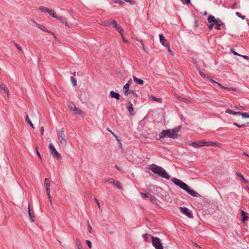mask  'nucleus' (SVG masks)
Masks as SVG:
<instances>
[{
	"mask_svg": "<svg viewBox=\"0 0 249 249\" xmlns=\"http://www.w3.org/2000/svg\"><path fill=\"white\" fill-rule=\"evenodd\" d=\"M180 129L179 126L175 127L173 129L163 130L159 135L160 139H162L165 137L170 138L176 139L178 138V132Z\"/></svg>",
	"mask_w": 249,
	"mask_h": 249,
	"instance_id": "f257e3e1",
	"label": "nucleus"
},
{
	"mask_svg": "<svg viewBox=\"0 0 249 249\" xmlns=\"http://www.w3.org/2000/svg\"><path fill=\"white\" fill-rule=\"evenodd\" d=\"M149 169L151 170L154 173L158 175L159 176L169 179L170 176L166 171L161 167L157 166L156 164H151L149 166Z\"/></svg>",
	"mask_w": 249,
	"mask_h": 249,
	"instance_id": "f03ea898",
	"label": "nucleus"
},
{
	"mask_svg": "<svg viewBox=\"0 0 249 249\" xmlns=\"http://www.w3.org/2000/svg\"><path fill=\"white\" fill-rule=\"evenodd\" d=\"M149 169L151 170L154 173L158 175L159 176L169 179L170 176L166 171L161 167L157 166L156 164H151L149 166Z\"/></svg>",
	"mask_w": 249,
	"mask_h": 249,
	"instance_id": "7ed1b4c3",
	"label": "nucleus"
},
{
	"mask_svg": "<svg viewBox=\"0 0 249 249\" xmlns=\"http://www.w3.org/2000/svg\"><path fill=\"white\" fill-rule=\"evenodd\" d=\"M57 144L60 147H64L67 144V140L64 128L59 129L57 133Z\"/></svg>",
	"mask_w": 249,
	"mask_h": 249,
	"instance_id": "20e7f679",
	"label": "nucleus"
},
{
	"mask_svg": "<svg viewBox=\"0 0 249 249\" xmlns=\"http://www.w3.org/2000/svg\"><path fill=\"white\" fill-rule=\"evenodd\" d=\"M100 24L102 26H109L112 25L118 32H121L122 27L118 25L117 21L114 19H110L107 21L100 23Z\"/></svg>",
	"mask_w": 249,
	"mask_h": 249,
	"instance_id": "39448f33",
	"label": "nucleus"
},
{
	"mask_svg": "<svg viewBox=\"0 0 249 249\" xmlns=\"http://www.w3.org/2000/svg\"><path fill=\"white\" fill-rule=\"evenodd\" d=\"M68 107L71 111L73 112V113L75 115L81 116L84 114L83 111L79 108L77 107L73 103H70L68 105Z\"/></svg>",
	"mask_w": 249,
	"mask_h": 249,
	"instance_id": "423d86ee",
	"label": "nucleus"
},
{
	"mask_svg": "<svg viewBox=\"0 0 249 249\" xmlns=\"http://www.w3.org/2000/svg\"><path fill=\"white\" fill-rule=\"evenodd\" d=\"M152 245L156 249H163V247L160 239L157 237H151Z\"/></svg>",
	"mask_w": 249,
	"mask_h": 249,
	"instance_id": "0eeeda50",
	"label": "nucleus"
},
{
	"mask_svg": "<svg viewBox=\"0 0 249 249\" xmlns=\"http://www.w3.org/2000/svg\"><path fill=\"white\" fill-rule=\"evenodd\" d=\"M44 185L46 187V192L47 194V196L50 203V204L52 207H53V203L52 201V198L50 195V181L49 178H46L44 179Z\"/></svg>",
	"mask_w": 249,
	"mask_h": 249,
	"instance_id": "6e6552de",
	"label": "nucleus"
},
{
	"mask_svg": "<svg viewBox=\"0 0 249 249\" xmlns=\"http://www.w3.org/2000/svg\"><path fill=\"white\" fill-rule=\"evenodd\" d=\"M187 143L189 145L195 148H199L208 144L207 143H206V142L204 141H200L197 142H195L189 141Z\"/></svg>",
	"mask_w": 249,
	"mask_h": 249,
	"instance_id": "1a4fd4ad",
	"label": "nucleus"
},
{
	"mask_svg": "<svg viewBox=\"0 0 249 249\" xmlns=\"http://www.w3.org/2000/svg\"><path fill=\"white\" fill-rule=\"evenodd\" d=\"M49 148L50 149L51 155L54 157H55L57 159H60L61 158L60 154L57 152L52 143L49 144Z\"/></svg>",
	"mask_w": 249,
	"mask_h": 249,
	"instance_id": "9d476101",
	"label": "nucleus"
},
{
	"mask_svg": "<svg viewBox=\"0 0 249 249\" xmlns=\"http://www.w3.org/2000/svg\"><path fill=\"white\" fill-rule=\"evenodd\" d=\"M172 181L180 187L181 189L185 191L188 188V185L180 179L173 178Z\"/></svg>",
	"mask_w": 249,
	"mask_h": 249,
	"instance_id": "9b49d317",
	"label": "nucleus"
},
{
	"mask_svg": "<svg viewBox=\"0 0 249 249\" xmlns=\"http://www.w3.org/2000/svg\"><path fill=\"white\" fill-rule=\"evenodd\" d=\"M180 212L190 218H193V215L191 213L190 211L186 207H179Z\"/></svg>",
	"mask_w": 249,
	"mask_h": 249,
	"instance_id": "f8f14e48",
	"label": "nucleus"
},
{
	"mask_svg": "<svg viewBox=\"0 0 249 249\" xmlns=\"http://www.w3.org/2000/svg\"><path fill=\"white\" fill-rule=\"evenodd\" d=\"M107 181L109 183L113 184L114 186H115L119 189H122V188L121 183L119 181L115 180L113 178H110L108 179Z\"/></svg>",
	"mask_w": 249,
	"mask_h": 249,
	"instance_id": "ddd939ff",
	"label": "nucleus"
},
{
	"mask_svg": "<svg viewBox=\"0 0 249 249\" xmlns=\"http://www.w3.org/2000/svg\"><path fill=\"white\" fill-rule=\"evenodd\" d=\"M160 43L162 44V45L164 46H169V43L167 42L166 39L165 38V37L163 36L162 35H160Z\"/></svg>",
	"mask_w": 249,
	"mask_h": 249,
	"instance_id": "4468645a",
	"label": "nucleus"
},
{
	"mask_svg": "<svg viewBox=\"0 0 249 249\" xmlns=\"http://www.w3.org/2000/svg\"><path fill=\"white\" fill-rule=\"evenodd\" d=\"M185 191L193 196L198 197L199 196L198 193H197L194 190L189 189L188 186L187 189L185 190Z\"/></svg>",
	"mask_w": 249,
	"mask_h": 249,
	"instance_id": "2eb2a0df",
	"label": "nucleus"
},
{
	"mask_svg": "<svg viewBox=\"0 0 249 249\" xmlns=\"http://www.w3.org/2000/svg\"><path fill=\"white\" fill-rule=\"evenodd\" d=\"M35 23L36 24V25L37 26L38 28L39 29H40L41 30L43 31L44 32H46L49 33H50L52 35L54 36L53 33L49 31L45 26H44L40 24L37 23L36 22H35Z\"/></svg>",
	"mask_w": 249,
	"mask_h": 249,
	"instance_id": "dca6fc26",
	"label": "nucleus"
},
{
	"mask_svg": "<svg viewBox=\"0 0 249 249\" xmlns=\"http://www.w3.org/2000/svg\"><path fill=\"white\" fill-rule=\"evenodd\" d=\"M127 109H128V110L129 113L131 115H133L134 114V110L133 107V105H132V103L130 102H128Z\"/></svg>",
	"mask_w": 249,
	"mask_h": 249,
	"instance_id": "f3484780",
	"label": "nucleus"
},
{
	"mask_svg": "<svg viewBox=\"0 0 249 249\" xmlns=\"http://www.w3.org/2000/svg\"><path fill=\"white\" fill-rule=\"evenodd\" d=\"M219 19H216L214 18L213 16L210 15L208 18V21L209 23H213V24H215L216 22L219 21Z\"/></svg>",
	"mask_w": 249,
	"mask_h": 249,
	"instance_id": "a211bd4d",
	"label": "nucleus"
},
{
	"mask_svg": "<svg viewBox=\"0 0 249 249\" xmlns=\"http://www.w3.org/2000/svg\"><path fill=\"white\" fill-rule=\"evenodd\" d=\"M48 13L50 15L52 16L53 18H57L58 20L62 19V17L57 16L54 12V11L52 9H50Z\"/></svg>",
	"mask_w": 249,
	"mask_h": 249,
	"instance_id": "6ab92c4d",
	"label": "nucleus"
},
{
	"mask_svg": "<svg viewBox=\"0 0 249 249\" xmlns=\"http://www.w3.org/2000/svg\"><path fill=\"white\" fill-rule=\"evenodd\" d=\"M129 84H125L123 88V91L124 92V94L125 96H127L128 95V91H129Z\"/></svg>",
	"mask_w": 249,
	"mask_h": 249,
	"instance_id": "aec40b11",
	"label": "nucleus"
},
{
	"mask_svg": "<svg viewBox=\"0 0 249 249\" xmlns=\"http://www.w3.org/2000/svg\"><path fill=\"white\" fill-rule=\"evenodd\" d=\"M110 94L111 97L116 99L117 100L120 99V94L117 92H115L113 91H111L110 92Z\"/></svg>",
	"mask_w": 249,
	"mask_h": 249,
	"instance_id": "412c9836",
	"label": "nucleus"
},
{
	"mask_svg": "<svg viewBox=\"0 0 249 249\" xmlns=\"http://www.w3.org/2000/svg\"><path fill=\"white\" fill-rule=\"evenodd\" d=\"M0 88L3 90V91L7 94V95L9 96V91L6 85L4 84H0Z\"/></svg>",
	"mask_w": 249,
	"mask_h": 249,
	"instance_id": "4be33fe9",
	"label": "nucleus"
},
{
	"mask_svg": "<svg viewBox=\"0 0 249 249\" xmlns=\"http://www.w3.org/2000/svg\"><path fill=\"white\" fill-rule=\"evenodd\" d=\"M241 212V215L242 216L243 218L242 219V222H245L246 220L248 219V217L247 215V213L246 212H245L243 210H240Z\"/></svg>",
	"mask_w": 249,
	"mask_h": 249,
	"instance_id": "5701e85b",
	"label": "nucleus"
},
{
	"mask_svg": "<svg viewBox=\"0 0 249 249\" xmlns=\"http://www.w3.org/2000/svg\"><path fill=\"white\" fill-rule=\"evenodd\" d=\"M133 78L134 81L138 84L140 85H142L143 84V81L142 79H139L135 76H133Z\"/></svg>",
	"mask_w": 249,
	"mask_h": 249,
	"instance_id": "b1692460",
	"label": "nucleus"
},
{
	"mask_svg": "<svg viewBox=\"0 0 249 249\" xmlns=\"http://www.w3.org/2000/svg\"><path fill=\"white\" fill-rule=\"evenodd\" d=\"M75 244L77 249H82L83 246L82 243L79 239L76 238L75 240Z\"/></svg>",
	"mask_w": 249,
	"mask_h": 249,
	"instance_id": "393cba45",
	"label": "nucleus"
},
{
	"mask_svg": "<svg viewBox=\"0 0 249 249\" xmlns=\"http://www.w3.org/2000/svg\"><path fill=\"white\" fill-rule=\"evenodd\" d=\"M149 198L150 201L152 203H153L154 204H156L157 203L158 199L156 197L152 196L151 195H150Z\"/></svg>",
	"mask_w": 249,
	"mask_h": 249,
	"instance_id": "a878e982",
	"label": "nucleus"
},
{
	"mask_svg": "<svg viewBox=\"0 0 249 249\" xmlns=\"http://www.w3.org/2000/svg\"><path fill=\"white\" fill-rule=\"evenodd\" d=\"M39 9L43 13H48L50 10V9L43 6H40Z\"/></svg>",
	"mask_w": 249,
	"mask_h": 249,
	"instance_id": "bb28decb",
	"label": "nucleus"
},
{
	"mask_svg": "<svg viewBox=\"0 0 249 249\" xmlns=\"http://www.w3.org/2000/svg\"><path fill=\"white\" fill-rule=\"evenodd\" d=\"M25 121L29 123V124H30V125L33 128H34V125L33 124V123H32V122L31 121L30 118H29V117L28 115H26V116H25Z\"/></svg>",
	"mask_w": 249,
	"mask_h": 249,
	"instance_id": "cd10ccee",
	"label": "nucleus"
},
{
	"mask_svg": "<svg viewBox=\"0 0 249 249\" xmlns=\"http://www.w3.org/2000/svg\"><path fill=\"white\" fill-rule=\"evenodd\" d=\"M216 25L215 29L217 30H220V26L223 25L222 22L220 20L219 21H218V22H216V23L215 24Z\"/></svg>",
	"mask_w": 249,
	"mask_h": 249,
	"instance_id": "c85d7f7f",
	"label": "nucleus"
},
{
	"mask_svg": "<svg viewBox=\"0 0 249 249\" xmlns=\"http://www.w3.org/2000/svg\"><path fill=\"white\" fill-rule=\"evenodd\" d=\"M28 214H29V216L30 217V219L31 221L34 222L35 221V220L34 219V216L31 213V210H30V205H29V206H28Z\"/></svg>",
	"mask_w": 249,
	"mask_h": 249,
	"instance_id": "c756f323",
	"label": "nucleus"
},
{
	"mask_svg": "<svg viewBox=\"0 0 249 249\" xmlns=\"http://www.w3.org/2000/svg\"><path fill=\"white\" fill-rule=\"evenodd\" d=\"M225 112L226 113L233 115H236L239 113V112L234 111L230 109H227Z\"/></svg>",
	"mask_w": 249,
	"mask_h": 249,
	"instance_id": "7c9ffc66",
	"label": "nucleus"
},
{
	"mask_svg": "<svg viewBox=\"0 0 249 249\" xmlns=\"http://www.w3.org/2000/svg\"><path fill=\"white\" fill-rule=\"evenodd\" d=\"M206 143H207L208 144L207 145H205L206 146H208L209 145L219 146V144L218 143H215V142H212V141H209V142H206Z\"/></svg>",
	"mask_w": 249,
	"mask_h": 249,
	"instance_id": "2f4dec72",
	"label": "nucleus"
},
{
	"mask_svg": "<svg viewBox=\"0 0 249 249\" xmlns=\"http://www.w3.org/2000/svg\"><path fill=\"white\" fill-rule=\"evenodd\" d=\"M236 175H237L238 177L240 178H241V179L243 181H244V182H246V183H248V181H247V180L245 179V178H244V176H243V175H242L240 173L236 172Z\"/></svg>",
	"mask_w": 249,
	"mask_h": 249,
	"instance_id": "473e14b6",
	"label": "nucleus"
},
{
	"mask_svg": "<svg viewBox=\"0 0 249 249\" xmlns=\"http://www.w3.org/2000/svg\"><path fill=\"white\" fill-rule=\"evenodd\" d=\"M238 114L241 115L243 118H249V114L246 112H239Z\"/></svg>",
	"mask_w": 249,
	"mask_h": 249,
	"instance_id": "72a5a7b5",
	"label": "nucleus"
},
{
	"mask_svg": "<svg viewBox=\"0 0 249 249\" xmlns=\"http://www.w3.org/2000/svg\"><path fill=\"white\" fill-rule=\"evenodd\" d=\"M151 98L153 100L155 101L158 102H159V103H161V101H162L160 98H156V97H155L154 96H151Z\"/></svg>",
	"mask_w": 249,
	"mask_h": 249,
	"instance_id": "f704fd0d",
	"label": "nucleus"
},
{
	"mask_svg": "<svg viewBox=\"0 0 249 249\" xmlns=\"http://www.w3.org/2000/svg\"><path fill=\"white\" fill-rule=\"evenodd\" d=\"M14 45H15V46L17 47V48L19 51H20V52H22L23 51L22 48H21V47L19 44H17L16 42H14Z\"/></svg>",
	"mask_w": 249,
	"mask_h": 249,
	"instance_id": "c9c22d12",
	"label": "nucleus"
},
{
	"mask_svg": "<svg viewBox=\"0 0 249 249\" xmlns=\"http://www.w3.org/2000/svg\"><path fill=\"white\" fill-rule=\"evenodd\" d=\"M123 29L122 28V31H121V32H119V33L121 34V37H122V38L123 41L124 42L126 43L127 41V40H126V39L124 38V36H123Z\"/></svg>",
	"mask_w": 249,
	"mask_h": 249,
	"instance_id": "e433bc0d",
	"label": "nucleus"
},
{
	"mask_svg": "<svg viewBox=\"0 0 249 249\" xmlns=\"http://www.w3.org/2000/svg\"><path fill=\"white\" fill-rule=\"evenodd\" d=\"M140 195H141V196L142 197H148V198H149V197L150 196V195L151 194H144L143 193H141Z\"/></svg>",
	"mask_w": 249,
	"mask_h": 249,
	"instance_id": "4c0bfd02",
	"label": "nucleus"
},
{
	"mask_svg": "<svg viewBox=\"0 0 249 249\" xmlns=\"http://www.w3.org/2000/svg\"><path fill=\"white\" fill-rule=\"evenodd\" d=\"M71 81L74 87H75L76 85V80L73 77H71Z\"/></svg>",
	"mask_w": 249,
	"mask_h": 249,
	"instance_id": "58836bf2",
	"label": "nucleus"
},
{
	"mask_svg": "<svg viewBox=\"0 0 249 249\" xmlns=\"http://www.w3.org/2000/svg\"><path fill=\"white\" fill-rule=\"evenodd\" d=\"M210 81L212 82V83H216L217 84H218L219 85V86L222 88H224V89H227V88H225L223 86H222L220 84L215 82V81H214L212 79H210Z\"/></svg>",
	"mask_w": 249,
	"mask_h": 249,
	"instance_id": "ea45409f",
	"label": "nucleus"
},
{
	"mask_svg": "<svg viewBox=\"0 0 249 249\" xmlns=\"http://www.w3.org/2000/svg\"><path fill=\"white\" fill-rule=\"evenodd\" d=\"M88 229L90 233L92 232V227L91 226V225H90L89 222H88Z\"/></svg>",
	"mask_w": 249,
	"mask_h": 249,
	"instance_id": "a19ab883",
	"label": "nucleus"
},
{
	"mask_svg": "<svg viewBox=\"0 0 249 249\" xmlns=\"http://www.w3.org/2000/svg\"><path fill=\"white\" fill-rule=\"evenodd\" d=\"M236 15L238 17L242 19H244L245 18V16L242 15L239 12H236Z\"/></svg>",
	"mask_w": 249,
	"mask_h": 249,
	"instance_id": "79ce46f5",
	"label": "nucleus"
},
{
	"mask_svg": "<svg viewBox=\"0 0 249 249\" xmlns=\"http://www.w3.org/2000/svg\"><path fill=\"white\" fill-rule=\"evenodd\" d=\"M198 72H199V73L202 76V77H207V78L208 79H210L209 77L208 76H206V75L205 74H204L202 71L200 70H198Z\"/></svg>",
	"mask_w": 249,
	"mask_h": 249,
	"instance_id": "37998d69",
	"label": "nucleus"
},
{
	"mask_svg": "<svg viewBox=\"0 0 249 249\" xmlns=\"http://www.w3.org/2000/svg\"><path fill=\"white\" fill-rule=\"evenodd\" d=\"M86 242L87 244V245L89 246V248H91V247H92V244H91V242L89 241V240H87L86 241Z\"/></svg>",
	"mask_w": 249,
	"mask_h": 249,
	"instance_id": "c03bdc74",
	"label": "nucleus"
},
{
	"mask_svg": "<svg viewBox=\"0 0 249 249\" xmlns=\"http://www.w3.org/2000/svg\"><path fill=\"white\" fill-rule=\"evenodd\" d=\"M181 1L183 4H189L190 3V0H181Z\"/></svg>",
	"mask_w": 249,
	"mask_h": 249,
	"instance_id": "a18cd8bd",
	"label": "nucleus"
},
{
	"mask_svg": "<svg viewBox=\"0 0 249 249\" xmlns=\"http://www.w3.org/2000/svg\"><path fill=\"white\" fill-rule=\"evenodd\" d=\"M142 237L143 238V239H144L145 241H148V238L147 237V234H144L142 235Z\"/></svg>",
	"mask_w": 249,
	"mask_h": 249,
	"instance_id": "49530a36",
	"label": "nucleus"
},
{
	"mask_svg": "<svg viewBox=\"0 0 249 249\" xmlns=\"http://www.w3.org/2000/svg\"><path fill=\"white\" fill-rule=\"evenodd\" d=\"M233 124L234 125H235V126H237L238 127H240H240H242L245 126V124H241V125H240V124H237L236 123H234Z\"/></svg>",
	"mask_w": 249,
	"mask_h": 249,
	"instance_id": "de8ad7c7",
	"label": "nucleus"
},
{
	"mask_svg": "<svg viewBox=\"0 0 249 249\" xmlns=\"http://www.w3.org/2000/svg\"><path fill=\"white\" fill-rule=\"evenodd\" d=\"M168 47V51L172 55H174V53H173V52L170 49V47L169 46H167Z\"/></svg>",
	"mask_w": 249,
	"mask_h": 249,
	"instance_id": "09e8293b",
	"label": "nucleus"
},
{
	"mask_svg": "<svg viewBox=\"0 0 249 249\" xmlns=\"http://www.w3.org/2000/svg\"><path fill=\"white\" fill-rule=\"evenodd\" d=\"M231 52L235 55H238V56H239L240 55V54L238 53H236L233 49H231Z\"/></svg>",
	"mask_w": 249,
	"mask_h": 249,
	"instance_id": "8fccbe9b",
	"label": "nucleus"
},
{
	"mask_svg": "<svg viewBox=\"0 0 249 249\" xmlns=\"http://www.w3.org/2000/svg\"><path fill=\"white\" fill-rule=\"evenodd\" d=\"M128 94H132L133 95L136 94V92L133 90H129L128 91Z\"/></svg>",
	"mask_w": 249,
	"mask_h": 249,
	"instance_id": "3c124183",
	"label": "nucleus"
},
{
	"mask_svg": "<svg viewBox=\"0 0 249 249\" xmlns=\"http://www.w3.org/2000/svg\"><path fill=\"white\" fill-rule=\"evenodd\" d=\"M179 99H180V100L182 101H183L184 102H186L187 103H189V102H188V100L187 99H185V98H181Z\"/></svg>",
	"mask_w": 249,
	"mask_h": 249,
	"instance_id": "603ef678",
	"label": "nucleus"
},
{
	"mask_svg": "<svg viewBox=\"0 0 249 249\" xmlns=\"http://www.w3.org/2000/svg\"><path fill=\"white\" fill-rule=\"evenodd\" d=\"M239 56L242 57L243 58H244L245 59H247V60L249 59V56H248L247 55H244L240 54V55H239Z\"/></svg>",
	"mask_w": 249,
	"mask_h": 249,
	"instance_id": "864d4df0",
	"label": "nucleus"
},
{
	"mask_svg": "<svg viewBox=\"0 0 249 249\" xmlns=\"http://www.w3.org/2000/svg\"><path fill=\"white\" fill-rule=\"evenodd\" d=\"M36 154H37V155L38 156V157L41 159V155L40 154V153L39 152V151H38V149H37V148L36 147Z\"/></svg>",
	"mask_w": 249,
	"mask_h": 249,
	"instance_id": "5fc2aeb1",
	"label": "nucleus"
},
{
	"mask_svg": "<svg viewBox=\"0 0 249 249\" xmlns=\"http://www.w3.org/2000/svg\"><path fill=\"white\" fill-rule=\"evenodd\" d=\"M115 3H119L120 4L122 5L124 3V2L122 0H118V1H115Z\"/></svg>",
	"mask_w": 249,
	"mask_h": 249,
	"instance_id": "6e6d98bb",
	"label": "nucleus"
},
{
	"mask_svg": "<svg viewBox=\"0 0 249 249\" xmlns=\"http://www.w3.org/2000/svg\"><path fill=\"white\" fill-rule=\"evenodd\" d=\"M40 132H41V135H43V134H44V129L43 126H42L41 127V128H40Z\"/></svg>",
	"mask_w": 249,
	"mask_h": 249,
	"instance_id": "4d7b16f0",
	"label": "nucleus"
},
{
	"mask_svg": "<svg viewBox=\"0 0 249 249\" xmlns=\"http://www.w3.org/2000/svg\"><path fill=\"white\" fill-rule=\"evenodd\" d=\"M126 2L130 3L131 4H133L134 2L132 0H124Z\"/></svg>",
	"mask_w": 249,
	"mask_h": 249,
	"instance_id": "13d9d810",
	"label": "nucleus"
},
{
	"mask_svg": "<svg viewBox=\"0 0 249 249\" xmlns=\"http://www.w3.org/2000/svg\"><path fill=\"white\" fill-rule=\"evenodd\" d=\"M95 200L99 208H100V203H99V201H98V200L97 199L95 198Z\"/></svg>",
	"mask_w": 249,
	"mask_h": 249,
	"instance_id": "bf43d9fd",
	"label": "nucleus"
},
{
	"mask_svg": "<svg viewBox=\"0 0 249 249\" xmlns=\"http://www.w3.org/2000/svg\"><path fill=\"white\" fill-rule=\"evenodd\" d=\"M213 24H210L209 26V29H210V30H212V28H213Z\"/></svg>",
	"mask_w": 249,
	"mask_h": 249,
	"instance_id": "052dcab7",
	"label": "nucleus"
},
{
	"mask_svg": "<svg viewBox=\"0 0 249 249\" xmlns=\"http://www.w3.org/2000/svg\"><path fill=\"white\" fill-rule=\"evenodd\" d=\"M198 26V23H197V21L196 20H195V27L196 28Z\"/></svg>",
	"mask_w": 249,
	"mask_h": 249,
	"instance_id": "680f3d73",
	"label": "nucleus"
},
{
	"mask_svg": "<svg viewBox=\"0 0 249 249\" xmlns=\"http://www.w3.org/2000/svg\"><path fill=\"white\" fill-rule=\"evenodd\" d=\"M62 23H65V21H66V20H65V19L62 17V19H60L59 20Z\"/></svg>",
	"mask_w": 249,
	"mask_h": 249,
	"instance_id": "e2e57ef3",
	"label": "nucleus"
},
{
	"mask_svg": "<svg viewBox=\"0 0 249 249\" xmlns=\"http://www.w3.org/2000/svg\"><path fill=\"white\" fill-rule=\"evenodd\" d=\"M65 25L68 27H69L68 23L67 21H65Z\"/></svg>",
	"mask_w": 249,
	"mask_h": 249,
	"instance_id": "0e129e2a",
	"label": "nucleus"
},
{
	"mask_svg": "<svg viewBox=\"0 0 249 249\" xmlns=\"http://www.w3.org/2000/svg\"><path fill=\"white\" fill-rule=\"evenodd\" d=\"M131 83V80L130 79L129 81H128V82L126 84H129V85H130Z\"/></svg>",
	"mask_w": 249,
	"mask_h": 249,
	"instance_id": "69168bd1",
	"label": "nucleus"
},
{
	"mask_svg": "<svg viewBox=\"0 0 249 249\" xmlns=\"http://www.w3.org/2000/svg\"><path fill=\"white\" fill-rule=\"evenodd\" d=\"M115 168H116L117 170H119V171L120 170V168H119L117 165H115Z\"/></svg>",
	"mask_w": 249,
	"mask_h": 249,
	"instance_id": "338daca9",
	"label": "nucleus"
},
{
	"mask_svg": "<svg viewBox=\"0 0 249 249\" xmlns=\"http://www.w3.org/2000/svg\"><path fill=\"white\" fill-rule=\"evenodd\" d=\"M243 154L247 156H248L249 157V156L248 155V154L247 153H246V152H244Z\"/></svg>",
	"mask_w": 249,
	"mask_h": 249,
	"instance_id": "774afa93",
	"label": "nucleus"
}]
</instances>
